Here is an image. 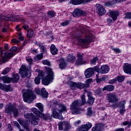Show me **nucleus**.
Wrapping results in <instances>:
<instances>
[{
  "mask_svg": "<svg viewBox=\"0 0 131 131\" xmlns=\"http://www.w3.org/2000/svg\"><path fill=\"white\" fill-rule=\"evenodd\" d=\"M81 101L79 100H75L70 105V110L72 114H80L82 113L83 110L79 108L85 104V96L84 95L81 96Z\"/></svg>",
  "mask_w": 131,
  "mask_h": 131,
  "instance_id": "obj_1",
  "label": "nucleus"
},
{
  "mask_svg": "<svg viewBox=\"0 0 131 131\" xmlns=\"http://www.w3.org/2000/svg\"><path fill=\"white\" fill-rule=\"evenodd\" d=\"M67 111V108L64 104H60L58 108H54L52 111V117L57 119H61L63 120V116H62V112Z\"/></svg>",
  "mask_w": 131,
  "mask_h": 131,
  "instance_id": "obj_2",
  "label": "nucleus"
},
{
  "mask_svg": "<svg viewBox=\"0 0 131 131\" xmlns=\"http://www.w3.org/2000/svg\"><path fill=\"white\" fill-rule=\"evenodd\" d=\"M46 71L48 75L42 80V82L44 85H49L54 80V72L50 68H47Z\"/></svg>",
  "mask_w": 131,
  "mask_h": 131,
  "instance_id": "obj_3",
  "label": "nucleus"
},
{
  "mask_svg": "<svg viewBox=\"0 0 131 131\" xmlns=\"http://www.w3.org/2000/svg\"><path fill=\"white\" fill-rule=\"evenodd\" d=\"M5 111L6 113H8V114H11L12 112L14 117H17V116H19V114H20V110L16 108L15 106L11 103L5 106Z\"/></svg>",
  "mask_w": 131,
  "mask_h": 131,
  "instance_id": "obj_4",
  "label": "nucleus"
},
{
  "mask_svg": "<svg viewBox=\"0 0 131 131\" xmlns=\"http://www.w3.org/2000/svg\"><path fill=\"white\" fill-rule=\"evenodd\" d=\"M24 101L29 104L32 103V101L36 98V96L31 90H28L23 94Z\"/></svg>",
  "mask_w": 131,
  "mask_h": 131,
  "instance_id": "obj_5",
  "label": "nucleus"
},
{
  "mask_svg": "<svg viewBox=\"0 0 131 131\" xmlns=\"http://www.w3.org/2000/svg\"><path fill=\"white\" fill-rule=\"evenodd\" d=\"M19 75L17 74H13V78H10L7 76L0 77V80H2L4 83H10L11 81L12 82H18L19 80Z\"/></svg>",
  "mask_w": 131,
  "mask_h": 131,
  "instance_id": "obj_6",
  "label": "nucleus"
},
{
  "mask_svg": "<svg viewBox=\"0 0 131 131\" xmlns=\"http://www.w3.org/2000/svg\"><path fill=\"white\" fill-rule=\"evenodd\" d=\"M25 118H27L28 119H31V123L33 124V125H37L38 123L37 122L38 120H39V118L37 117V116H33V114L26 113L24 115Z\"/></svg>",
  "mask_w": 131,
  "mask_h": 131,
  "instance_id": "obj_7",
  "label": "nucleus"
},
{
  "mask_svg": "<svg viewBox=\"0 0 131 131\" xmlns=\"http://www.w3.org/2000/svg\"><path fill=\"white\" fill-rule=\"evenodd\" d=\"M94 70L98 73H101V74H106L109 72L110 68L107 65H103L101 66V68L99 69L98 67H95L94 68Z\"/></svg>",
  "mask_w": 131,
  "mask_h": 131,
  "instance_id": "obj_8",
  "label": "nucleus"
},
{
  "mask_svg": "<svg viewBox=\"0 0 131 131\" xmlns=\"http://www.w3.org/2000/svg\"><path fill=\"white\" fill-rule=\"evenodd\" d=\"M32 112L37 115V117H40V118H43L44 120H48L49 118V116L48 115H45L42 113H40L39 111L36 108L33 107L31 109Z\"/></svg>",
  "mask_w": 131,
  "mask_h": 131,
  "instance_id": "obj_9",
  "label": "nucleus"
},
{
  "mask_svg": "<svg viewBox=\"0 0 131 131\" xmlns=\"http://www.w3.org/2000/svg\"><path fill=\"white\" fill-rule=\"evenodd\" d=\"M107 99L110 103H116L118 102V97L114 93H110L107 95Z\"/></svg>",
  "mask_w": 131,
  "mask_h": 131,
  "instance_id": "obj_10",
  "label": "nucleus"
},
{
  "mask_svg": "<svg viewBox=\"0 0 131 131\" xmlns=\"http://www.w3.org/2000/svg\"><path fill=\"white\" fill-rule=\"evenodd\" d=\"M96 8H97V14L99 16H103L106 13V10H105V8L101 5L97 4L96 5Z\"/></svg>",
  "mask_w": 131,
  "mask_h": 131,
  "instance_id": "obj_11",
  "label": "nucleus"
},
{
  "mask_svg": "<svg viewBox=\"0 0 131 131\" xmlns=\"http://www.w3.org/2000/svg\"><path fill=\"white\" fill-rule=\"evenodd\" d=\"M36 93L41 96L42 98H48V96H49V93L47 92L45 88H42L41 91L39 89L37 90Z\"/></svg>",
  "mask_w": 131,
  "mask_h": 131,
  "instance_id": "obj_12",
  "label": "nucleus"
},
{
  "mask_svg": "<svg viewBox=\"0 0 131 131\" xmlns=\"http://www.w3.org/2000/svg\"><path fill=\"white\" fill-rule=\"evenodd\" d=\"M78 39L79 41H80V42H81L84 45H89V43H90V42L92 41L93 39V37L92 36V35H90L86 37L84 39H82L81 38H78Z\"/></svg>",
  "mask_w": 131,
  "mask_h": 131,
  "instance_id": "obj_13",
  "label": "nucleus"
},
{
  "mask_svg": "<svg viewBox=\"0 0 131 131\" xmlns=\"http://www.w3.org/2000/svg\"><path fill=\"white\" fill-rule=\"evenodd\" d=\"M19 73L21 74V77H26L27 76V73H28V70L26 66L23 65L19 69Z\"/></svg>",
  "mask_w": 131,
  "mask_h": 131,
  "instance_id": "obj_14",
  "label": "nucleus"
},
{
  "mask_svg": "<svg viewBox=\"0 0 131 131\" xmlns=\"http://www.w3.org/2000/svg\"><path fill=\"white\" fill-rule=\"evenodd\" d=\"M45 76V72H41L38 75V76L35 78L34 82L35 84H39L40 83V79H42Z\"/></svg>",
  "mask_w": 131,
  "mask_h": 131,
  "instance_id": "obj_15",
  "label": "nucleus"
},
{
  "mask_svg": "<svg viewBox=\"0 0 131 131\" xmlns=\"http://www.w3.org/2000/svg\"><path fill=\"white\" fill-rule=\"evenodd\" d=\"M82 57V55L81 54H78L77 55L78 59L76 61V65H83V64H85V63H86L85 61L83 60Z\"/></svg>",
  "mask_w": 131,
  "mask_h": 131,
  "instance_id": "obj_16",
  "label": "nucleus"
},
{
  "mask_svg": "<svg viewBox=\"0 0 131 131\" xmlns=\"http://www.w3.org/2000/svg\"><path fill=\"white\" fill-rule=\"evenodd\" d=\"M92 128V124L87 123L86 124L82 125L79 128V131H88L90 128Z\"/></svg>",
  "mask_w": 131,
  "mask_h": 131,
  "instance_id": "obj_17",
  "label": "nucleus"
},
{
  "mask_svg": "<svg viewBox=\"0 0 131 131\" xmlns=\"http://www.w3.org/2000/svg\"><path fill=\"white\" fill-rule=\"evenodd\" d=\"M0 52H1L3 63H6V62H8V61H9V59L6 56V54H7L6 51L4 50L3 48L0 47Z\"/></svg>",
  "mask_w": 131,
  "mask_h": 131,
  "instance_id": "obj_18",
  "label": "nucleus"
},
{
  "mask_svg": "<svg viewBox=\"0 0 131 131\" xmlns=\"http://www.w3.org/2000/svg\"><path fill=\"white\" fill-rule=\"evenodd\" d=\"M84 74L85 77H86L87 78H90V77H91L92 75L94 74V69L92 68L87 69L85 71Z\"/></svg>",
  "mask_w": 131,
  "mask_h": 131,
  "instance_id": "obj_19",
  "label": "nucleus"
},
{
  "mask_svg": "<svg viewBox=\"0 0 131 131\" xmlns=\"http://www.w3.org/2000/svg\"><path fill=\"white\" fill-rule=\"evenodd\" d=\"M110 15L113 21H116L117 17L119 16V13L118 11H110Z\"/></svg>",
  "mask_w": 131,
  "mask_h": 131,
  "instance_id": "obj_20",
  "label": "nucleus"
},
{
  "mask_svg": "<svg viewBox=\"0 0 131 131\" xmlns=\"http://www.w3.org/2000/svg\"><path fill=\"white\" fill-rule=\"evenodd\" d=\"M123 70L125 73H128L131 75V64L129 63H125L123 66Z\"/></svg>",
  "mask_w": 131,
  "mask_h": 131,
  "instance_id": "obj_21",
  "label": "nucleus"
},
{
  "mask_svg": "<svg viewBox=\"0 0 131 131\" xmlns=\"http://www.w3.org/2000/svg\"><path fill=\"white\" fill-rule=\"evenodd\" d=\"M83 11L79 9H75L73 13V16L74 17H79V16H81V15H83Z\"/></svg>",
  "mask_w": 131,
  "mask_h": 131,
  "instance_id": "obj_22",
  "label": "nucleus"
},
{
  "mask_svg": "<svg viewBox=\"0 0 131 131\" xmlns=\"http://www.w3.org/2000/svg\"><path fill=\"white\" fill-rule=\"evenodd\" d=\"M88 97L89 99V103L90 105H93V104H94V102H95V98L92 96V92H89L88 93Z\"/></svg>",
  "mask_w": 131,
  "mask_h": 131,
  "instance_id": "obj_23",
  "label": "nucleus"
},
{
  "mask_svg": "<svg viewBox=\"0 0 131 131\" xmlns=\"http://www.w3.org/2000/svg\"><path fill=\"white\" fill-rule=\"evenodd\" d=\"M71 84L73 85V86H75L76 88H78V89H83L85 86L84 84L82 83H77L71 82Z\"/></svg>",
  "mask_w": 131,
  "mask_h": 131,
  "instance_id": "obj_24",
  "label": "nucleus"
},
{
  "mask_svg": "<svg viewBox=\"0 0 131 131\" xmlns=\"http://www.w3.org/2000/svg\"><path fill=\"white\" fill-rule=\"evenodd\" d=\"M76 57L73 55V54H69L67 57V61L71 62V63H73L75 61Z\"/></svg>",
  "mask_w": 131,
  "mask_h": 131,
  "instance_id": "obj_25",
  "label": "nucleus"
},
{
  "mask_svg": "<svg viewBox=\"0 0 131 131\" xmlns=\"http://www.w3.org/2000/svg\"><path fill=\"white\" fill-rule=\"evenodd\" d=\"M11 88V86L10 85H4L2 83H0V89L3 90V91H5V92H9L10 91V89Z\"/></svg>",
  "mask_w": 131,
  "mask_h": 131,
  "instance_id": "obj_26",
  "label": "nucleus"
},
{
  "mask_svg": "<svg viewBox=\"0 0 131 131\" xmlns=\"http://www.w3.org/2000/svg\"><path fill=\"white\" fill-rule=\"evenodd\" d=\"M102 91H108V92H112V91H114V86L112 85H108L105 86Z\"/></svg>",
  "mask_w": 131,
  "mask_h": 131,
  "instance_id": "obj_27",
  "label": "nucleus"
},
{
  "mask_svg": "<svg viewBox=\"0 0 131 131\" xmlns=\"http://www.w3.org/2000/svg\"><path fill=\"white\" fill-rule=\"evenodd\" d=\"M120 107L121 109L120 111V114H123L125 112V108H124V105H125V101H123L120 103Z\"/></svg>",
  "mask_w": 131,
  "mask_h": 131,
  "instance_id": "obj_28",
  "label": "nucleus"
},
{
  "mask_svg": "<svg viewBox=\"0 0 131 131\" xmlns=\"http://www.w3.org/2000/svg\"><path fill=\"white\" fill-rule=\"evenodd\" d=\"M50 51L52 55H56L57 53H58V49L56 48V47H55V45H52L50 47Z\"/></svg>",
  "mask_w": 131,
  "mask_h": 131,
  "instance_id": "obj_29",
  "label": "nucleus"
},
{
  "mask_svg": "<svg viewBox=\"0 0 131 131\" xmlns=\"http://www.w3.org/2000/svg\"><path fill=\"white\" fill-rule=\"evenodd\" d=\"M65 125H67V122L65 121L60 122L58 123L59 130H63V128Z\"/></svg>",
  "mask_w": 131,
  "mask_h": 131,
  "instance_id": "obj_30",
  "label": "nucleus"
},
{
  "mask_svg": "<svg viewBox=\"0 0 131 131\" xmlns=\"http://www.w3.org/2000/svg\"><path fill=\"white\" fill-rule=\"evenodd\" d=\"M60 63H59V67L60 69H64L66 67V63H65V61H64L63 58H61L60 60Z\"/></svg>",
  "mask_w": 131,
  "mask_h": 131,
  "instance_id": "obj_31",
  "label": "nucleus"
},
{
  "mask_svg": "<svg viewBox=\"0 0 131 131\" xmlns=\"http://www.w3.org/2000/svg\"><path fill=\"white\" fill-rule=\"evenodd\" d=\"M33 34H34V33L32 30L30 29L28 30L27 35L29 38H31L33 36Z\"/></svg>",
  "mask_w": 131,
  "mask_h": 131,
  "instance_id": "obj_32",
  "label": "nucleus"
},
{
  "mask_svg": "<svg viewBox=\"0 0 131 131\" xmlns=\"http://www.w3.org/2000/svg\"><path fill=\"white\" fill-rule=\"evenodd\" d=\"M37 45L40 48V50H41V51L42 52V54H43V53H47V49H46L45 46H42V44L39 42Z\"/></svg>",
  "mask_w": 131,
  "mask_h": 131,
  "instance_id": "obj_33",
  "label": "nucleus"
},
{
  "mask_svg": "<svg viewBox=\"0 0 131 131\" xmlns=\"http://www.w3.org/2000/svg\"><path fill=\"white\" fill-rule=\"evenodd\" d=\"M72 3L73 5H81V4H83L82 0H72Z\"/></svg>",
  "mask_w": 131,
  "mask_h": 131,
  "instance_id": "obj_34",
  "label": "nucleus"
},
{
  "mask_svg": "<svg viewBox=\"0 0 131 131\" xmlns=\"http://www.w3.org/2000/svg\"><path fill=\"white\" fill-rule=\"evenodd\" d=\"M36 106L39 109L41 112H43V105L40 103H36Z\"/></svg>",
  "mask_w": 131,
  "mask_h": 131,
  "instance_id": "obj_35",
  "label": "nucleus"
},
{
  "mask_svg": "<svg viewBox=\"0 0 131 131\" xmlns=\"http://www.w3.org/2000/svg\"><path fill=\"white\" fill-rule=\"evenodd\" d=\"M14 53L13 52L8 53L7 55L6 54V56L7 57V58L9 59H11V58H12L13 56H14Z\"/></svg>",
  "mask_w": 131,
  "mask_h": 131,
  "instance_id": "obj_36",
  "label": "nucleus"
},
{
  "mask_svg": "<svg viewBox=\"0 0 131 131\" xmlns=\"http://www.w3.org/2000/svg\"><path fill=\"white\" fill-rule=\"evenodd\" d=\"M124 80V77L122 76H119L117 77V81L118 82H122Z\"/></svg>",
  "mask_w": 131,
  "mask_h": 131,
  "instance_id": "obj_37",
  "label": "nucleus"
},
{
  "mask_svg": "<svg viewBox=\"0 0 131 131\" xmlns=\"http://www.w3.org/2000/svg\"><path fill=\"white\" fill-rule=\"evenodd\" d=\"M48 16L50 18H53V17L55 16V12L53 11H48Z\"/></svg>",
  "mask_w": 131,
  "mask_h": 131,
  "instance_id": "obj_38",
  "label": "nucleus"
},
{
  "mask_svg": "<svg viewBox=\"0 0 131 131\" xmlns=\"http://www.w3.org/2000/svg\"><path fill=\"white\" fill-rule=\"evenodd\" d=\"M26 61L29 63V64H32V62H33V59L31 57H26Z\"/></svg>",
  "mask_w": 131,
  "mask_h": 131,
  "instance_id": "obj_39",
  "label": "nucleus"
},
{
  "mask_svg": "<svg viewBox=\"0 0 131 131\" xmlns=\"http://www.w3.org/2000/svg\"><path fill=\"white\" fill-rule=\"evenodd\" d=\"M98 57H94L91 61V63L92 65H96V62H97V61H98Z\"/></svg>",
  "mask_w": 131,
  "mask_h": 131,
  "instance_id": "obj_40",
  "label": "nucleus"
},
{
  "mask_svg": "<svg viewBox=\"0 0 131 131\" xmlns=\"http://www.w3.org/2000/svg\"><path fill=\"white\" fill-rule=\"evenodd\" d=\"M91 82H93V79L90 78L86 80V86H87V88H89L90 83H91Z\"/></svg>",
  "mask_w": 131,
  "mask_h": 131,
  "instance_id": "obj_41",
  "label": "nucleus"
},
{
  "mask_svg": "<svg viewBox=\"0 0 131 131\" xmlns=\"http://www.w3.org/2000/svg\"><path fill=\"white\" fill-rule=\"evenodd\" d=\"M126 19H131V12H127L125 13Z\"/></svg>",
  "mask_w": 131,
  "mask_h": 131,
  "instance_id": "obj_42",
  "label": "nucleus"
},
{
  "mask_svg": "<svg viewBox=\"0 0 131 131\" xmlns=\"http://www.w3.org/2000/svg\"><path fill=\"white\" fill-rule=\"evenodd\" d=\"M42 64H43V65H48V66H50V65H51V62L48 60H44L42 61Z\"/></svg>",
  "mask_w": 131,
  "mask_h": 131,
  "instance_id": "obj_43",
  "label": "nucleus"
},
{
  "mask_svg": "<svg viewBox=\"0 0 131 131\" xmlns=\"http://www.w3.org/2000/svg\"><path fill=\"white\" fill-rule=\"evenodd\" d=\"M10 72V69L9 68H6L4 72H3L2 74L3 75H6Z\"/></svg>",
  "mask_w": 131,
  "mask_h": 131,
  "instance_id": "obj_44",
  "label": "nucleus"
},
{
  "mask_svg": "<svg viewBox=\"0 0 131 131\" xmlns=\"http://www.w3.org/2000/svg\"><path fill=\"white\" fill-rule=\"evenodd\" d=\"M123 125H128V127H129V126H131V120L130 121V122L127 121L123 122Z\"/></svg>",
  "mask_w": 131,
  "mask_h": 131,
  "instance_id": "obj_45",
  "label": "nucleus"
},
{
  "mask_svg": "<svg viewBox=\"0 0 131 131\" xmlns=\"http://www.w3.org/2000/svg\"><path fill=\"white\" fill-rule=\"evenodd\" d=\"M42 53H41V54H38L36 56V58L37 59V60H41V59H42Z\"/></svg>",
  "mask_w": 131,
  "mask_h": 131,
  "instance_id": "obj_46",
  "label": "nucleus"
},
{
  "mask_svg": "<svg viewBox=\"0 0 131 131\" xmlns=\"http://www.w3.org/2000/svg\"><path fill=\"white\" fill-rule=\"evenodd\" d=\"M92 108L88 107V113H87L88 115H89L90 116H91V115H92Z\"/></svg>",
  "mask_w": 131,
  "mask_h": 131,
  "instance_id": "obj_47",
  "label": "nucleus"
},
{
  "mask_svg": "<svg viewBox=\"0 0 131 131\" xmlns=\"http://www.w3.org/2000/svg\"><path fill=\"white\" fill-rule=\"evenodd\" d=\"M4 20H5L6 21H7V20H8V18H7L6 16H2L0 15V22H2V21H4Z\"/></svg>",
  "mask_w": 131,
  "mask_h": 131,
  "instance_id": "obj_48",
  "label": "nucleus"
},
{
  "mask_svg": "<svg viewBox=\"0 0 131 131\" xmlns=\"http://www.w3.org/2000/svg\"><path fill=\"white\" fill-rule=\"evenodd\" d=\"M112 50L115 52V53H120V49L118 48H112Z\"/></svg>",
  "mask_w": 131,
  "mask_h": 131,
  "instance_id": "obj_49",
  "label": "nucleus"
},
{
  "mask_svg": "<svg viewBox=\"0 0 131 131\" xmlns=\"http://www.w3.org/2000/svg\"><path fill=\"white\" fill-rule=\"evenodd\" d=\"M102 91H103L102 89H97L95 91V93L97 94V95H100L102 93Z\"/></svg>",
  "mask_w": 131,
  "mask_h": 131,
  "instance_id": "obj_50",
  "label": "nucleus"
},
{
  "mask_svg": "<svg viewBox=\"0 0 131 131\" xmlns=\"http://www.w3.org/2000/svg\"><path fill=\"white\" fill-rule=\"evenodd\" d=\"M20 124L23 125L24 127L27 129V130H29V127H28V125L23 124L21 122H19Z\"/></svg>",
  "mask_w": 131,
  "mask_h": 131,
  "instance_id": "obj_51",
  "label": "nucleus"
},
{
  "mask_svg": "<svg viewBox=\"0 0 131 131\" xmlns=\"http://www.w3.org/2000/svg\"><path fill=\"white\" fill-rule=\"evenodd\" d=\"M69 24V21H66L61 24V26H67Z\"/></svg>",
  "mask_w": 131,
  "mask_h": 131,
  "instance_id": "obj_52",
  "label": "nucleus"
},
{
  "mask_svg": "<svg viewBox=\"0 0 131 131\" xmlns=\"http://www.w3.org/2000/svg\"><path fill=\"white\" fill-rule=\"evenodd\" d=\"M117 81V78H115V79L110 80L109 82L110 83L113 84V83H115V82H116Z\"/></svg>",
  "mask_w": 131,
  "mask_h": 131,
  "instance_id": "obj_53",
  "label": "nucleus"
},
{
  "mask_svg": "<svg viewBox=\"0 0 131 131\" xmlns=\"http://www.w3.org/2000/svg\"><path fill=\"white\" fill-rule=\"evenodd\" d=\"M13 125L14 126H16V127H18V128H20V126L19 125V123H18V122L16 121H14Z\"/></svg>",
  "mask_w": 131,
  "mask_h": 131,
  "instance_id": "obj_54",
  "label": "nucleus"
},
{
  "mask_svg": "<svg viewBox=\"0 0 131 131\" xmlns=\"http://www.w3.org/2000/svg\"><path fill=\"white\" fill-rule=\"evenodd\" d=\"M111 5H112V2H107L104 4V6H105V7H110Z\"/></svg>",
  "mask_w": 131,
  "mask_h": 131,
  "instance_id": "obj_55",
  "label": "nucleus"
},
{
  "mask_svg": "<svg viewBox=\"0 0 131 131\" xmlns=\"http://www.w3.org/2000/svg\"><path fill=\"white\" fill-rule=\"evenodd\" d=\"M92 131H96V130L99 131V130H100V128H98V127H97H97H96V126L95 127H93L92 128Z\"/></svg>",
  "mask_w": 131,
  "mask_h": 131,
  "instance_id": "obj_56",
  "label": "nucleus"
},
{
  "mask_svg": "<svg viewBox=\"0 0 131 131\" xmlns=\"http://www.w3.org/2000/svg\"><path fill=\"white\" fill-rule=\"evenodd\" d=\"M17 50V47H13L10 49V51L11 52H15V51Z\"/></svg>",
  "mask_w": 131,
  "mask_h": 131,
  "instance_id": "obj_57",
  "label": "nucleus"
},
{
  "mask_svg": "<svg viewBox=\"0 0 131 131\" xmlns=\"http://www.w3.org/2000/svg\"><path fill=\"white\" fill-rule=\"evenodd\" d=\"M96 128H99V130H101V128H102V124H97L96 125Z\"/></svg>",
  "mask_w": 131,
  "mask_h": 131,
  "instance_id": "obj_58",
  "label": "nucleus"
},
{
  "mask_svg": "<svg viewBox=\"0 0 131 131\" xmlns=\"http://www.w3.org/2000/svg\"><path fill=\"white\" fill-rule=\"evenodd\" d=\"M11 41L12 42H14V43H19V42H20V41L19 40H17V39H13L11 40Z\"/></svg>",
  "mask_w": 131,
  "mask_h": 131,
  "instance_id": "obj_59",
  "label": "nucleus"
},
{
  "mask_svg": "<svg viewBox=\"0 0 131 131\" xmlns=\"http://www.w3.org/2000/svg\"><path fill=\"white\" fill-rule=\"evenodd\" d=\"M23 28H24V29H25V30H27V29L29 28V26H28V25H25L23 26Z\"/></svg>",
  "mask_w": 131,
  "mask_h": 131,
  "instance_id": "obj_60",
  "label": "nucleus"
},
{
  "mask_svg": "<svg viewBox=\"0 0 131 131\" xmlns=\"http://www.w3.org/2000/svg\"><path fill=\"white\" fill-rule=\"evenodd\" d=\"M5 50H6V51H8V50H9V45L8 44H6L5 46Z\"/></svg>",
  "mask_w": 131,
  "mask_h": 131,
  "instance_id": "obj_61",
  "label": "nucleus"
},
{
  "mask_svg": "<svg viewBox=\"0 0 131 131\" xmlns=\"http://www.w3.org/2000/svg\"><path fill=\"white\" fill-rule=\"evenodd\" d=\"M92 1V0H82V2H83V3L84 4L85 3H89V2Z\"/></svg>",
  "mask_w": 131,
  "mask_h": 131,
  "instance_id": "obj_62",
  "label": "nucleus"
},
{
  "mask_svg": "<svg viewBox=\"0 0 131 131\" xmlns=\"http://www.w3.org/2000/svg\"><path fill=\"white\" fill-rule=\"evenodd\" d=\"M113 108H116V107H118V105L117 104H114L112 105Z\"/></svg>",
  "mask_w": 131,
  "mask_h": 131,
  "instance_id": "obj_63",
  "label": "nucleus"
},
{
  "mask_svg": "<svg viewBox=\"0 0 131 131\" xmlns=\"http://www.w3.org/2000/svg\"><path fill=\"white\" fill-rule=\"evenodd\" d=\"M107 22L108 23H109V24H111V23L112 22V19L111 18H108Z\"/></svg>",
  "mask_w": 131,
  "mask_h": 131,
  "instance_id": "obj_64",
  "label": "nucleus"
}]
</instances>
